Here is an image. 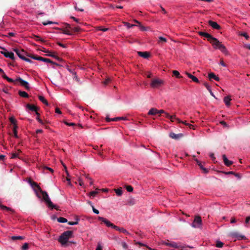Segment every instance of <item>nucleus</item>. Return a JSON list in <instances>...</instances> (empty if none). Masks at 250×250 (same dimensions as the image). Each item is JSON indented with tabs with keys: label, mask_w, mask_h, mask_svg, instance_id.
Wrapping results in <instances>:
<instances>
[{
	"label": "nucleus",
	"mask_w": 250,
	"mask_h": 250,
	"mask_svg": "<svg viewBox=\"0 0 250 250\" xmlns=\"http://www.w3.org/2000/svg\"><path fill=\"white\" fill-rule=\"evenodd\" d=\"M42 62H45L51 63L55 64L56 65H58V64H57V63L54 62H52L51 60H50L49 59L43 58V60H42Z\"/></svg>",
	"instance_id": "28"
},
{
	"label": "nucleus",
	"mask_w": 250,
	"mask_h": 250,
	"mask_svg": "<svg viewBox=\"0 0 250 250\" xmlns=\"http://www.w3.org/2000/svg\"><path fill=\"white\" fill-rule=\"evenodd\" d=\"M57 24L58 22H53V21H44V22H42V24L43 25H47L48 24Z\"/></svg>",
	"instance_id": "32"
},
{
	"label": "nucleus",
	"mask_w": 250,
	"mask_h": 250,
	"mask_svg": "<svg viewBox=\"0 0 250 250\" xmlns=\"http://www.w3.org/2000/svg\"><path fill=\"white\" fill-rule=\"evenodd\" d=\"M29 183L31 186L34 188V190L36 193V194L39 198H41V194H42L43 200L46 203L48 208H50L51 209L55 208L57 210H59V208L52 203L47 193L45 191L42 190L40 187L37 184V183L32 182L31 180L29 181Z\"/></svg>",
	"instance_id": "1"
},
{
	"label": "nucleus",
	"mask_w": 250,
	"mask_h": 250,
	"mask_svg": "<svg viewBox=\"0 0 250 250\" xmlns=\"http://www.w3.org/2000/svg\"><path fill=\"white\" fill-rule=\"evenodd\" d=\"M138 55L145 59H147L149 56V53L147 52H141L139 51L137 52Z\"/></svg>",
	"instance_id": "18"
},
{
	"label": "nucleus",
	"mask_w": 250,
	"mask_h": 250,
	"mask_svg": "<svg viewBox=\"0 0 250 250\" xmlns=\"http://www.w3.org/2000/svg\"><path fill=\"white\" fill-rule=\"evenodd\" d=\"M138 26L139 27V28L141 30V31H146L147 29H146V27H145L144 26L142 25L141 24H140Z\"/></svg>",
	"instance_id": "45"
},
{
	"label": "nucleus",
	"mask_w": 250,
	"mask_h": 250,
	"mask_svg": "<svg viewBox=\"0 0 250 250\" xmlns=\"http://www.w3.org/2000/svg\"><path fill=\"white\" fill-rule=\"evenodd\" d=\"M79 219H77L76 221L72 222V221H69L68 224L69 225L73 226L78 224L79 223Z\"/></svg>",
	"instance_id": "39"
},
{
	"label": "nucleus",
	"mask_w": 250,
	"mask_h": 250,
	"mask_svg": "<svg viewBox=\"0 0 250 250\" xmlns=\"http://www.w3.org/2000/svg\"><path fill=\"white\" fill-rule=\"evenodd\" d=\"M122 246L123 248L125 249H127L128 248V246L127 244L125 242H122Z\"/></svg>",
	"instance_id": "47"
},
{
	"label": "nucleus",
	"mask_w": 250,
	"mask_h": 250,
	"mask_svg": "<svg viewBox=\"0 0 250 250\" xmlns=\"http://www.w3.org/2000/svg\"><path fill=\"white\" fill-rule=\"evenodd\" d=\"M0 48H2V49H3V51H1L0 53L2 55H3L4 57H5L6 58H10L12 60L14 59V54L13 52H8L4 48H2V47H0Z\"/></svg>",
	"instance_id": "8"
},
{
	"label": "nucleus",
	"mask_w": 250,
	"mask_h": 250,
	"mask_svg": "<svg viewBox=\"0 0 250 250\" xmlns=\"http://www.w3.org/2000/svg\"><path fill=\"white\" fill-rule=\"evenodd\" d=\"M57 221L60 223H66L67 222V220L63 217H60L57 219Z\"/></svg>",
	"instance_id": "29"
},
{
	"label": "nucleus",
	"mask_w": 250,
	"mask_h": 250,
	"mask_svg": "<svg viewBox=\"0 0 250 250\" xmlns=\"http://www.w3.org/2000/svg\"><path fill=\"white\" fill-rule=\"evenodd\" d=\"M209 156L212 159V160H214L215 159V157L214 156L213 153H210L209 154Z\"/></svg>",
	"instance_id": "63"
},
{
	"label": "nucleus",
	"mask_w": 250,
	"mask_h": 250,
	"mask_svg": "<svg viewBox=\"0 0 250 250\" xmlns=\"http://www.w3.org/2000/svg\"><path fill=\"white\" fill-rule=\"evenodd\" d=\"M44 52L47 53L48 54L46 55L48 56L53 57L58 60V61L61 62L62 61V59L59 58L57 56L55 55L53 53L49 52L48 50L44 51Z\"/></svg>",
	"instance_id": "14"
},
{
	"label": "nucleus",
	"mask_w": 250,
	"mask_h": 250,
	"mask_svg": "<svg viewBox=\"0 0 250 250\" xmlns=\"http://www.w3.org/2000/svg\"><path fill=\"white\" fill-rule=\"evenodd\" d=\"M55 112L57 113H58V114H61L62 113V112H61V110H60V109L57 108V107L56 108V109H55Z\"/></svg>",
	"instance_id": "60"
},
{
	"label": "nucleus",
	"mask_w": 250,
	"mask_h": 250,
	"mask_svg": "<svg viewBox=\"0 0 250 250\" xmlns=\"http://www.w3.org/2000/svg\"><path fill=\"white\" fill-rule=\"evenodd\" d=\"M14 51L16 52V53L17 54V56L21 59L24 60V59H25V57L24 56V55H25V52L22 50H19L18 49H14Z\"/></svg>",
	"instance_id": "9"
},
{
	"label": "nucleus",
	"mask_w": 250,
	"mask_h": 250,
	"mask_svg": "<svg viewBox=\"0 0 250 250\" xmlns=\"http://www.w3.org/2000/svg\"><path fill=\"white\" fill-rule=\"evenodd\" d=\"M74 8L75 9V10H77V11H83V9H82V8H78L77 6H74Z\"/></svg>",
	"instance_id": "59"
},
{
	"label": "nucleus",
	"mask_w": 250,
	"mask_h": 250,
	"mask_svg": "<svg viewBox=\"0 0 250 250\" xmlns=\"http://www.w3.org/2000/svg\"><path fill=\"white\" fill-rule=\"evenodd\" d=\"M222 158L223 159L224 163L226 166H229L232 164L233 162L229 160L225 155H223Z\"/></svg>",
	"instance_id": "19"
},
{
	"label": "nucleus",
	"mask_w": 250,
	"mask_h": 250,
	"mask_svg": "<svg viewBox=\"0 0 250 250\" xmlns=\"http://www.w3.org/2000/svg\"><path fill=\"white\" fill-rule=\"evenodd\" d=\"M215 49H219L222 52L226 53L227 50L225 46L221 43V42L216 38L213 37L209 41Z\"/></svg>",
	"instance_id": "4"
},
{
	"label": "nucleus",
	"mask_w": 250,
	"mask_h": 250,
	"mask_svg": "<svg viewBox=\"0 0 250 250\" xmlns=\"http://www.w3.org/2000/svg\"><path fill=\"white\" fill-rule=\"evenodd\" d=\"M223 173L226 175L234 174V172L232 171H228V172H224Z\"/></svg>",
	"instance_id": "56"
},
{
	"label": "nucleus",
	"mask_w": 250,
	"mask_h": 250,
	"mask_svg": "<svg viewBox=\"0 0 250 250\" xmlns=\"http://www.w3.org/2000/svg\"><path fill=\"white\" fill-rule=\"evenodd\" d=\"M18 82H20L21 85L22 86H24L26 89L28 90L30 89L29 83L26 81L22 80L20 77L17 78L16 80H14V82H12V83L16 84Z\"/></svg>",
	"instance_id": "6"
},
{
	"label": "nucleus",
	"mask_w": 250,
	"mask_h": 250,
	"mask_svg": "<svg viewBox=\"0 0 250 250\" xmlns=\"http://www.w3.org/2000/svg\"><path fill=\"white\" fill-rule=\"evenodd\" d=\"M73 231L67 230L63 232L58 239V241L62 246L65 245L69 238L73 237Z\"/></svg>",
	"instance_id": "3"
},
{
	"label": "nucleus",
	"mask_w": 250,
	"mask_h": 250,
	"mask_svg": "<svg viewBox=\"0 0 250 250\" xmlns=\"http://www.w3.org/2000/svg\"><path fill=\"white\" fill-rule=\"evenodd\" d=\"M160 113H164L166 115V113H167V112H165V111L164 110L161 109V110H158L157 109V114Z\"/></svg>",
	"instance_id": "54"
},
{
	"label": "nucleus",
	"mask_w": 250,
	"mask_h": 250,
	"mask_svg": "<svg viewBox=\"0 0 250 250\" xmlns=\"http://www.w3.org/2000/svg\"><path fill=\"white\" fill-rule=\"evenodd\" d=\"M230 100H231V99L229 96H226L224 98V102L227 106H229L230 105Z\"/></svg>",
	"instance_id": "24"
},
{
	"label": "nucleus",
	"mask_w": 250,
	"mask_h": 250,
	"mask_svg": "<svg viewBox=\"0 0 250 250\" xmlns=\"http://www.w3.org/2000/svg\"><path fill=\"white\" fill-rule=\"evenodd\" d=\"M124 24L125 26L128 29H129L133 26H136V25H135V24H131L127 22H124Z\"/></svg>",
	"instance_id": "30"
},
{
	"label": "nucleus",
	"mask_w": 250,
	"mask_h": 250,
	"mask_svg": "<svg viewBox=\"0 0 250 250\" xmlns=\"http://www.w3.org/2000/svg\"><path fill=\"white\" fill-rule=\"evenodd\" d=\"M236 222V220L235 218H231V220H230V223H231L232 224V223H235Z\"/></svg>",
	"instance_id": "62"
},
{
	"label": "nucleus",
	"mask_w": 250,
	"mask_h": 250,
	"mask_svg": "<svg viewBox=\"0 0 250 250\" xmlns=\"http://www.w3.org/2000/svg\"><path fill=\"white\" fill-rule=\"evenodd\" d=\"M92 210H93V211L94 213H95V214H97L99 213V211L98 209L95 208L93 206H92Z\"/></svg>",
	"instance_id": "52"
},
{
	"label": "nucleus",
	"mask_w": 250,
	"mask_h": 250,
	"mask_svg": "<svg viewBox=\"0 0 250 250\" xmlns=\"http://www.w3.org/2000/svg\"><path fill=\"white\" fill-rule=\"evenodd\" d=\"M9 121H10V122H11V124L14 125H16V122H17L16 119L13 117H11L9 118Z\"/></svg>",
	"instance_id": "40"
},
{
	"label": "nucleus",
	"mask_w": 250,
	"mask_h": 250,
	"mask_svg": "<svg viewBox=\"0 0 250 250\" xmlns=\"http://www.w3.org/2000/svg\"><path fill=\"white\" fill-rule=\"evenodd\" d=\"M224 244L220 241H217L216 244V247L217 248H222Z\"/></svg>",
	"instance_id": "37"
},
{
	"label": "nucleus",
	"mask_w": 250,
	"mask_h": 250,
	"mask_svg": "<svg viewBox=\"0 0 250 250\" xmlns=\"http://www.w3.org/2000/svg\"><path fill=\"white\" fill-rule=\"evenodd\" d=\"M250 221V216H248L246 219V221H245V223L246 224H248L249 223V221Z\"/></svg>",
	"instance_id": "58"
},
{
	"label": "nucleus",
	"mask_w": 250,
	"mask_h": 250,
	"mask_svg": "<svg viewBox=\"0 0 250 250\" xmlns=\"http://www.w3.org/2000/svg\"><path fill=\"white\" fill-rule=\"evenodd\" d=\"M78 182L80 186H83V182L81 178H79Z\"/></svg>",
	"instance_id": "48"
},
{
	"label": "nucleus",
	"mask_w": 250,
	"mask_h": 250,
	"mask_svg": "<svg viewBox=\"0 0 250 250\" xmlns=\"http://www.w3.org/2000/svg\"><path fill=\"white\" fill-rule=\"evenodd\" d=\"M159 39L160 41H162L164 42H166L167 41V39L163 37H160Z\"/></svg>",
	"instance_id": "53"
},
{
	"label": "nucleus",
	"mask_w": 250,
	"mask_h": 250,
	"mask_svg": "<svg viewBox=\"0 0 250 250\" xmlns=\"http://www.w3.org/2000/svg\"><path fill=\"white\" fill-rule=\"evenodd\" d=\"M63 33L68 35H71L72 34L69 30L67 29L64 30Z\"/></svg>",
	"instance_id": "49"
},
{
	"label": "nucleus",
	"mask_w": 250,
	"mask_h": 250,
	"mask_svg": "<svg viewBox=\"0 0 250 250\" xmlns=\"http://www.w3.org/2000/svg\"><path fill=\"white\" fill-rule=\"evenodd\" d=\"M164 83V81L159 79H155L152 80L150 85L152 88H158Z\"/></svg>",
	"instance_id": "7"
},
{
	"label": "nucleus",
	"mask_w": 250,
	"mask_h": 250,
	"mask_svg": "<svg viewBox=\"0 0 250 250\" xmlns=\"http://www.w3.org/2000/svg\"><path fill=\"white\" fill-rule=\"evenodd\" d=\"M186 74L188 76V77L189 78L191 79L193 82L198 83H199V80L195 76L192 75L191 74L188 73V72H186Z\"/></svg>",
	"instance_id": "20"
},
{
	"label": "nucleus",
	"mask_w": 250,
	"mask_h": 250,
	"mask_svg": "<svg viewBox=\"0 0 250 250\" xmlns=\"http://www.w3.org/2000/svg\"><path fill=\"white\" fill-rule=\"evenodd\" d=\"M202 221L201 217L199 216H195L193 223L191 224L192 227L194 228H199L202 226Z\"/></svg>",
	"instance_id": "5"
},
{
	"label": "nucleus",
	"mask_w": 250,
	"mask_h": 250,
	"mask_svg": "<svg viewBox=\"0 0 250 250\" xmlns=\"http://www.w3.org/2000/svg\"><path fill=\"white\" fill-rule=\"evenodd\" d=\"M23 238V237L21 236H13L11 237V239L13 240L22 239Z\"/></svg>",
	"instance_id": "33"
},
{
	"label": "nucleus",
	"mask_w": 250,
	"mask_h": 250,
	"mask_svg": "<svg viewBox=\"0 0 250 250\" xmlns=\"http://www.w3.org/2000/svg\"><path fill=\"white\" fill-rule=\"evenodd\" d=\"M72 30L74 32H78L80 30V28L79 27H75L72 28Z\"/></svg>",
	"instance_id": "50"
},
{
	"label": "nucleus",
	"mask_w": 250,
	"mask_h": 250,
	"mask_svg": "<svg viewBox=\"0 0 250 250\" xmlns=\"http://www.w3.org/2000/svg\"><path fill=\"white\" fill-rule=\"evenodd\" d=\"M26 107L28 108L29 109H30L31 111H35L36 112V114L38 116L39 115V113L37 112L38 107L37 106H36L35 105H31V104H27L26 105Z\"/></svg>",
	"instance_id": "16"
},
{
	"label": "nucleus",
	"mask_w": 250,
	"mask_h": 250,
	"mask_svg": "<svg viewBox=\"0 0 250 250\" xmlns=\"http://www.w3.org/2000/svg\"><path fill=\"white\" fill-rule=\"evenodd\" d=\"M208 78L209 79H213L217 81H219V78L213 73H210L208 74Z\"/></svg>",
	"instance_id": "23"
},
{
	"label": "nucleus",
	"mask_w": 250,
	"mask_h": 250,
	"mask_svg": "<svg viewBox=\"0 0 250 250\" xmlns=\"http://www.w3.org/2000/svg\"><path fill=\"white\" fill-rule=\"evenodd\" d=\"M204 85L207 88V89L208 90V91L210 92V93H211V87L209 85V84L207 83H204Z\"/></svg>",
	"instance_id": "41"
},
{
	"label": "nucleus",
	"mask_w": 250,
	"mask_h": 250,
	"mask_svg": "<svg viewBox=\"0 0 250 250\" xmlns=\"http://www.w3.org/2000/svg\"><path fill=\"white\" fill-rule=\"evenodd\" d=\"M108 29H108V28H103V27H101V26H99V27H98V30H101V31H103V32L107 31H108Z\"/></svg>",
	"instance_id": "43"
},
{
	"label": "nucleus",
	"mask_w": 250,
	"mask_h": 250,
	"mask_svg": "<svg viewBox=\"0 0 250 250\" xmlns=\"http://www.w3.org/2000/svg\"><path fill=\"white\" fill-rule=\"evenodd\" d=\"M0 208L2 209H6L7 210H9V208L8 207H7L3 205L0 206Z\"/></svg>",
	"instance_id": "61"
},
{
	"label": "nucleus",
	"mask_w": 250,
	"mask_h": 250,
	"mask_svg": "<svg viewBox=\"0 0 250 250\" xmlns=\"http://www.w3.org/2000/svg\"><path fill=\"white\" fill-rule=\"evenodd\" d=\"M17 128H18V126L16 125H13V133H14V136L15 138H18V136L17 134Z\"/></svg>",
	"instance_id": "27"
},
{
	"label": "nucleus",
	"mask_w": 250,
	"mask_h": 250,
	"mask_svg": "<svg viewBox=\"0 0 250 250\" xmlns=\"http://www.w3.org/2000/svg\"><path fill=\"white\" fill-rule=\"evenodd\" d=\"M157 114V109L155 108H151L148 112L149 115H155Z\"/></svg>",
	"instance_id": "22"
},
{
	"label": "nucleus",
	"mask_w": 250,
	"mask_h": 250,
	"mask_svg": "<svg viewBox=\"0 0 250 250\" xmlns=\"http://www.w3.org/2000/svg\"><path fill=\"white\" fill-rule=\"evenodd\" d=\"M98 193V191L97 190L92 191L89 193V195L91 196L94 197Z\"/></svg>",
	"instance_id": "42"
},
{
	"label": "nucleus",
	"mask_w": 250,
	"mask_h": 250,
	"mask_svg": "<svg viewBox=\"0 0 250 250\" xmlns=\"http://www.w3.org/2000/svg\"><path fill=\"white\" fill-rule=\"evenodd\" d=\"M29 248V245L27 243H25L21 247V250H27Z\"/></svg>",
	"instance_id": "38"
},
{
	"label": "nucleus",
	"mask_w": 250,
	"mask_h": 250,
	"mask_svg": "<svg viewBox=\"0 0 250 250\" xmlns=\"http://www.w3.org/2000/svg\"><path fill=\"white\" fill-rule=\"evenodd\" d=\"M172 73L173 75H174L177 78H181V76L180 75L179 72L177 70H173L172 71Z\"/></svg>",
	"instance_id": "34"
},
{
	"label": "nucleus",
	"mask_w": 250,
	"mask_h": 250,
	"mask_svg": "<svg viewBox=\"0 0 250 250\" xmlns=\"http://www.w3.org/2000/svg\"><path fill=\"white\" fill-rule=\"evenodd\" d=\"M208 24L214 29H220V25L216 22L212 21H208Z\"/></svg>",
	"instance_id": "13"
},
{
	"label": "nucleus",
	"mask_w": 250,
	"mask_h": 250,
	"mask_svg": "<svg viewBox=\"0 0 250 250\" xmlns=\"http://www.w3.org/2000/svg\"><path fill=\"white\" fill-rule=\"evenodd\" d=\"M102 250V246H101V244L100 243H99L97 245L96 250Z\"/></svg>",
	"instance_id": "51"
},
{
	"label": "nucleus",
	"mask_w": 250,
	"mask_h": 250,
	"mask_svg": "<svg viewBox=\"0 0 250 250\" xmlns=\"http://www.w3.org/2000/svg\"><path fill=\"white\" fill-rule=\"evenodd\" d=\"M111 120L112 121H118L120 120H126V119L125 117H116V118H112Z\"/></svg>",
	"instance_id": "31"
},
{
	"label": "nucleus",
	"mask_w": 250,
	"mask_h": 250,
	"mask_svg": "<svg viewBox=\"0 0 250 250\" xmlns=\"http://www.w3.org/2000/svg\"><path fill=\"white\" fill-rule=\"evenodd\" d=\"M44 169H48L51 172H53V170L52 168H50V167H44Z\"/></svg>",
	"instance_id": "57"
},
{
	"label": "nucleus",
	"mask_w": 250,
	"mask_h": 250,
	"mask_svg": "<svg viewBox=\"0 0 250 250\" xmlns=\"http://www.w3.org/2000/svg\"><path fill=\"white\" fill-rule=\"evenodd\" d=\"M241 36L245 37L246 39H248L249 38V36L246 32H242L240 34Z\"/></svg>",
	"instance_id": "46"
},
{
	"label": "nucleus",
	"mask_w": 250,
	"mask_h": 250,
	"mask_svg": "<svg viewBox=\"0 0 250 250\" xmlns=\"http://www.w3.org/2000/svg\"><path fill=\"white\" fill-rule=\"evenodd\" d=\"M19 94L20 96L24 98H28L29 96L28 93L25 91H19Z\"/></svg>",
	"instance_id": "25"
},
{
	"label": "nucleus",
	"mask_w": 250,
	"mask_h": 250,
	"mask_svg": "<svg viewBox=\"0 0 250 250\" xmlns=\"http://www.w3.org/2000/svg\"><path fill=\"white\" fill-rule=\"evenodd\" d=\"M166 117L169 119L171 122H174V121H176L178 123L181 122V120L176 118L175 115H170L168 113H166Z\"/></svg>",
	"instance_id": "12"
},
{
	"label": "nucleus",
	"mask_w": 250,
	"mask_h": 250,
	"mask_svg": "<svg viewBox=\"0 0 250 250\" xmlns=\"http://www.w3.org/2000/svg\"><path fill=\"white\" fill-rule=\"evenodd\" d=\"M39 99L42 103H43L46 105H48V103L47 101L46 100V99L44 98V97L42 96H39Z\"/></svg>",
	"instance_id": "26"
},
{
	"label": "nucleus",
	"mask_w": 250,
	"mask_h": 250,
	"mask_svg": "<svg viewBox=\"0 0 250 250\" xmlns=\"http://www.w3.org/2000/svg\"><path fill=\"white\" fill-rule=\"evenodd\" d=\"M169 137L172 139H178L180 137H181L182 136V134H175L173 132H171L169 133Z\"/></svg>",
	"instance_id": "21"
},
{
	"label": "nucleus",
	"mask_w": 250,
	"mask_h": 250,
	"mask_svg": "<svg viewBox=\"0 0 250 250\" xmlns=\"http://www.w3.org/2000/svg\"><path fill=\"white\" fill-rule=\"evenodd\" d=\"M126 189L128 192H132L133 188L131 186H126Z\"/></svg>",
	"instance_id": "44"
},
{
	"label": "nucleus",
	"mask_w": 250,
	"mask_h": 250,
	"mask_svg": "<svg viewBox=\"0 0 250 250\" xmlns=\"http://www.w3.org/2000/svg\"><path fill=\"white\" fill-rule=\"evenodd\" d=\"M230 235L233 237V238H235L236 239H237L238 240H241V239H243L245 236L244 235H242L239 233H238V232H231L230 234Z\"/></svg>",
	"instance_id": "11"
},
{
	"label": "nucleus",
	"mask_w": 250,
	"mask_h": 250,
	"mask_svg": "<svg viewBox=\"0 0 250 250\" xmlns=\"http://www.w3.org/2000/svg\"><path fill=\"white\" fill-rule=\"evenodd\" d=\"M199 34L202 36L205 37L206 38H207L208 41H210L213 37L209 34L204 32L200 31L199 32Z\"/></svg>",
	"instance_id": "15"
},
{
	"label": "nucleus",
	"mask_w": 250,
	"mask_h": 250,
	"mask_svg": "<svg viewBox=\"0 0 250 250\" xmlns=\"http://www.w3.org/2000/svg\"><path fill=\"white\" fill-rule=\"evenodd\" d=\"M18 154L16 153H14L12 154L11 158H12V159L18 157Z\"/></svg>",
	"instance_id": "55"
},
{
	"label": "nucleus",
	"mask_w": 250,
	"mask_h": 250,
	"mask_svg": "<svg viewBox=\"0 0 250 250\" xmlns=\"http://www.w3.org/2000/svg\"><path fill=\"white\" fill-rule=\"evenodd\" d=\"M163 244L170 247L173 248H178L179 246L178 245V244L175 242H169L168 240H167V241H164L163 243Z\"/></svg>",
	"instance_id": "10"
},
{
	"label": "nucleus",
	"mask_w": 250,
	"mask_h": 250,
	"mask_svg": "<svg viewBox=\"0 0 250 250\" xmlns=\"http://www.w3.org/2000/svg\"><path fill=\"white\" fill-rule=\"evenodd\" d=\"M34 39L36 41H40L42 42H44L45 41L43 39H42L40 37L37 35H34Z\"/></svg>",
	"instance_id": "35"
},
{
	"label": "nucleus",
	"mask_w": 250,
	"mask_h": 250,
	"mask_svg": "<svg viewBox=\"0 0 250 250\" xmlns=\"http://www.w3.org/2000/svg\"><path fill=\"white\" fill-rule=\"evenodd\" d=\"M98 219L100 221H102L108 227H111L113 229H115L118 230L121 232H123L127 235H130V234L125 229L123 228H120V227L114 225L113 223L110 222L109 220H108L107 219H106L105 218L99 216L98 217Z\"/></svg>",
	"instance_id": "2"
},
{
	"label": "nucleus",
	"mask_w": 250,
	"mask_h": 250,
	"mask_svg": "<svg viewBox=\"0 0 250 250\" xmlns=\"http://www.w3.org/2000/svg\"><path fill=\"white\" fill-rule=\"evenodd\" d=\"M0 72L2 73V75H1V77H2V78H3L4 79H5L8 82H14V80L11 79V78H10L9 77H8L6 74L4 73L3 70L0 68Z\"/></svg>",
	"instance_id": "17"
},
{
	"label": "nucleus",
	"mask_w": 250,
	"mask_h": 250,
	"mask_svg": "<svg viewBox=\"0 0 250 250\" xmlns=\"http://www.w3.org/2000/svg\"><path fill=\"white\" fill-rule=\"evenodd\" d=\"M110 79L109 78H107L104 82V84H107L110 82Z\"/></svg>",
	"instance_id": "64"
},
{
	"label": "nucleus",
	"mask_w": 250,
	"mask_h": 250,
	"mask_svg": "<svg viewBox=\"0 0 250 250\" xmlns=\"http://www.w3.org/2000/svg\"><path fill=\"white\" fill-rule=\"evenodd\" d=\"M115 192L118 196H121L123 194V191L121 189L118 188L115 189Z\"/></svg>",
	"instance_id": "36"
}]
</instances>
